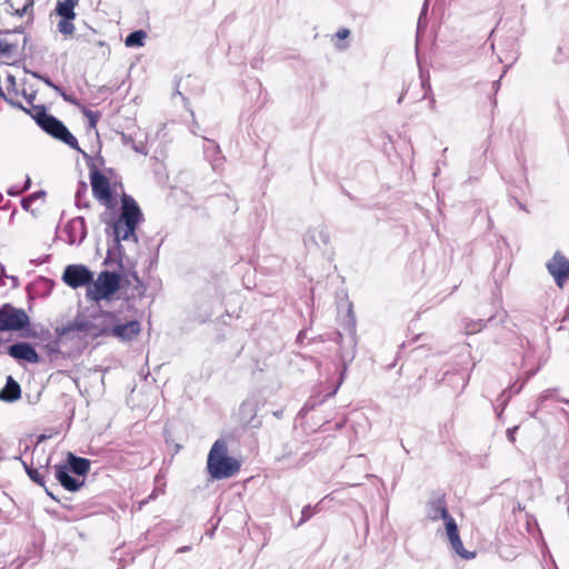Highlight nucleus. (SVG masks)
<instances>
[{"label": "nucleus", "instance_id": "f257e3e1", "mask_svg": "<svg viewBox=\"0 0 569 569\" xmlns=\"http://www.w3.org/2000/svg\"><path fill=\"white\" fill-rule=\"evenodd\" d=\"M22 109L32 117L36 123L44 132L50 134L52 138L63 142L71 149L81 152L83 157L88 159L90 183L93 197L97 200L102 201L108 208H111L113 194L109 179L97 168L92 158L79 147L77 138L70 132L67 126L57 117L48 113V110L43 104H32L31 110H27L24 108Z\"/></svg>", "mask_w": 569, "mask_h": 569}, {"label": "nucleus", "instance_id": "f03ea898", "mask_svg": "<svg viewBox=\"0 0 569 569\" xmlns=\"http://www.w3.org/2000/svg\"><path fill=\"white\" fill-rule=\"evenodd\" d=\"M143 213L138 202L129 194L123 193L120 199V211L117 219L108 222L103 218L102 222L108 224L107 234H117V243L119 241H129L138 243L137 228L143 221Z\"/></svg>", "mask_w": 569, "mask_h": 569}, {"label": "nucleus", "instance_id": "7ed1b4c3", "mask_svg": "<svg viewBox=\"0 0 569 569\" xmlns=\"http://www.w3.org/2000/svg\"><path fill=\"white\" fill-rule=\"evenodd\" d=\"M207 469L211 478L216 480L230 478L240 469L239 461L228 456L224 440L218 439L212 445L208 453Z\"/></svg>", "mask_w": 569, "mask_h": 569}, {"label": "nucleus", "instance_id": "20e7f679", "mask_svg": "<svg viewBox=\"0 0 569 569\" xmlns=\"http://www.w3.org/2000/svg\"><path fill=\"white\" fill-rule=\"evenodd\" d=\"M122 273L103 270L88 286L86 296L93 302L110 300L121 288Z\"/></svg>", "mask_w": 569, "mask_h": 569}, {"label": "nucleus", "instance_id": "39448f33", "mask_svg": "<svg viewBox=\"0 0 569 569\" xmlns=\"http://www.w3.org/2000/svg\"><path fill=\"white\" fill-rule=\"evenodd\" d=\"M345 329L348 331V335H349V337L347 339V343H348V346H350V349L347 348L342 335L340 332H338L337 335H338L339 339L337 340V342L341 350L340 357H341V362H342V370L340 373L339 382H338L337 387L333 389V391L330 393V396L336 395V392L338 391L339 387L343 382L348 365L350 362H352V360L356 357V346H357L356 317L352 312L351 305L349 306V309H348V316H347Z\"/></svg>", "mask_w": 569, "mask_h": 569}, {"label": "nucleus", "instance_id": "423d86ee", "mask_svg": "<svg viewBox=\"0 0 569 569\" xmlns=\"http://www.w3.org/2000/svg\"><path fill=\"white\" fill-rule=\"evenodd\" d=\"M29 326L30 319L23 309L10 303L0 307V331H20Z\"/></svg>", "mask_w": 569, "mask_h": 569}, {"label": "nucleus", "instance_id": "0eeeda50", "mask_svg": "<svg viewBox=\"0 0 569 569\" xmlns=\"http://www.w3.org/2000/svg\"><path fill=\"white\" fill-rule=\"evenodd\" d=\"M96 329H97V327L92 321H90L81 316H78L71 322H68L64 326L58 327L56 329V333H57L58 338L71 336L72 338L83 339L88 336H92V337L100 336L99 330L96 331Z\"/></svg>", "mask_w": 569, "mask_h": 569}, {"label": "nucleus", "instance_id": "6e6552de", "mask_svg": "<svg viewBox=\"0 0 569 569\" xmlns=\"http://www.w3.org/2000/svg\"><path fill=\"white\" fill-rule=\"evenodd\" d=\"M62 280L72 289L88 288L93 281V272L83 264H69L63 270Z\"/></svg>", "mask_w": 569, "mask_h": 569}, {"label": "nucleus", "instance_id": "1a4fd4ad", "mask_svg": "<svg viewBox=\"0 0 569 569\" xmlns=\"http://www.w3.org/2000/svg\"><path fill=\"white\" fill-rule=\"evenodd\" d=\"M141 330L140 322L138 320H130L126 323H118L111 327L110 329L103 328L99 330V335L101 336H113L121 341H131L134 337L139 335Z\"/></svg>", "mask_w": 569, "mask_h": 569}, {"label": "nucleus", "instance_id": "9d476101", "mask_svg": "<svg viewBox=\"0 0 569 569\" xmlns=\"http://www.w3.org/2000/svg\"><path fill=\"white\" fill-rule=\"evenodd\" d=\"M7 353L17 361H26L28 363H39L40 356L36 348L27 341H18L7 348Z\"/></svg>", "mask_w": 569, "mask_h": 569}, {"label": "nucleus", "instance_id": "9b49d317", "mask_svg": "<svg viewBox=\"0 0 569 569\" xmlns=\"http://www.w3.org/2000/svg\"><path fill=\"white\" fill-rule=\"evenodd\" d=\"M547 269L552 276L556 284L562 288L569 278V259H567L562 253L556 252L547 263Z\"/></svg>", "mask_w": 569, "mask_h": 569}, {"label": "nucleus", "instance_id": "f8f14e48", "mask_svg": "<svg viewBox=\"0 0 569 569\" xmlns=\"http://www.w3.org/2000/svg\"><path fill=\"white\" fill-rule=\"evenodd\" d=\"M446 533L450 543L451 549L462 559L470 560L476 557V552L468 551L465 549L461 541L458 526L455 519H449L448 523L445 525Z\"/></svg>", "mask_w": 569, "mask_h": 569}, {"label": "nucleus", "instance_id": "ddd939ff", "mask_svg": "<svg viewBox=\"0 0 569 569\" xmlns=\"http://www.w3.org/2000/svg\"><path fill=\"white\" fill-rule=\"evenodd\" d=\"M426 516L432 521L442 519L445 525L448 523L449 519H453L447 509V502L443 495L436 496L427 502Z\"/></svg>", "mask_w": 569, "mask_h": 569}, {"label": "nucleus", "instance_id": "4468645a", "mask_svg": "<svg viewBox=\"0 0 569 569\" xmlns=\"http://www.w3.org/2000/svg\"><path fill=\"white\" fill-rule=\"evenodd\" d=\"M64 231L70 244H81L87 237L86 220L83 217H76L67 222Z\"/></svg>", "mask_w": 569, "mask_h": 569}, {"label": "nucleus", "instance_id": "2eb2a0df", "mask_svg": "<svg viewBox=\"0 0 569 569\" xmlns=\"http://www.w3.org/2000/svg\"><path fill=\"white\" fill-rule=\"evenodd\" d=\"M54 477L60 486L70 492H77L84 486V479L73 477L70 470L61 465L54 466Z\"/></svg>", "mask_w": 569, "mask_h": 569}, {"label": "nucleus", "instance_id": "dca6fc26", "mask_svg": "<svg viewBox=\"0 0 569 569\" xmlns=\"http://www.w3.org/2000/svg\"><path fill=\"white\" fill-rule=\"evenodd\" d=\"M60 465L61 467H67V469L77 477H86L90 471L91 462L87 458L78 457L72 452H68L66 462Z\"/></svg>", "mask_w": 569, "mask_h": 569}, {"label": "nucleus", "instance_id": "f3484780", "mask_svg": "<svg viewBox=\"0 0 569 569\" xmlns=\"http://www.w3.org/2000/svg\"><path fill=\"white\" fill-rule=\"evenodd\" d=\"M113 237V244L108 248L107 256L104 258L103 264L104 266H111L112 263H117L118 271L120 273H123L124 271V264H123V257H124V249L121 244L122 241H119V244L117 243V234H111Z\"/></svg>", "mask_w": 569, "mask_h": 569}, {"label": "nucleus", "instance_id": "a211bd4d", "mask_svg": "<svg viewBox=\"0 0 569 569\" xmlns=\"http://www.w3.org/2000/svg\"><path fill=\"white\" fill-rule=\"evenodd\" d=\"M203 153L214 171L219 170L224 161V157L221 154L219 144L210 139H206L203 146Z\"/></svg>", "mask_w": 569, "mask_h": 569}, {"label": "nucleus", "instance_id": "6ab92c4d", "mask_svg": "<svg viewBox=\"0 0 569 569\" xmlns=\"http://www.w3.org/2000/svg\"><path fill=\"white\" fill-rule=\"evenodd\" d=\"M305 244L309 247L313 244L319 247L320 244L327 246L330 241V234L328 229L325 226H319L312 229H309L303 238Z\"/></svg>", "mask_w": 569, "mask_h": 569}, {"label": "nucleus", "instance_id": "aec40b11", "mask_svg": "<svg viewBox=\"0 0 569 569\" xmlns=\"http://www.w3.org/2000/svg\"><path fill=\"white\" fill-rule=\"evenodd\" d=\"M21 398V387L12 376H8L4 386L0 390V400L3 402H14Z\"/></svg>", "mask_w": 569, "mask_h": 569}, {"label": "nucleus", "instance_id": "412c9836", "mask_svg": "<svg viewBox=\"0 0 569 569\" xmlns=\"http://www.w3.org/2000/svg\"><path fill=\"white\" fill-rule=\"evenodd\" d=\"M79 0H63L58 1L56 6V13L60 18H76L74 8L78 6Z\"/></svg>", "mask_w": 569, "mask_h": 569}, {"label": "nucleus", "instance_id": "4be33fe9", "mask_svg": "<svg viewBox=\"0 0 569 569\" xmlns=\"http://www.w3.org/2000/svg\"><path fill=\"white\" fill-rule=\"evenodd\" d=\"M146 38L147 32L144 30H134L127 36L124 44L128 48H140L143 47Z\"/></svg>", "mask_w": 569, "mask_h": 569}, {"label": "nucleus", "instance_id": "5701e85b", "mask_svg": "<svg viewBox=\"0 0 569 569\" xmlns=\"http://www.w3.org/2000/svg\"><path fill=\"white\" fill-rule=\"evenodd\" d=\"M87 191H88L87 183L84 181H80L78 183V189H77V192L74 196L76 206L78 208H88L89 207V201L86 199Z\"/></svg>", "mask_w": 569, "mask_h": 569}, {"label": "nucleus", "instance_id": "b1692460", "mask_svg": "<svg viewBox=\"0 0 569 569\" xmlns=\"http://www.w3.org/2000/svg\"><path fill=\"white\" fill-rule=\"evenodd\" d=\"M18 459L21 461V463H22L27 475L29 476V478L33 482L38 483L39 486L44 487V483H46L44 482V477L39 472V470L33 468L31 465L27 463L21 458H18Z\"/></svg>", "mask_w": 569, "mask_h": 569}, {"label": "nucleus", "instance_id": "393cba45", "mask_svg": "<svg viewBox=\"0 0 569 569\" xmlns=\"http://www.w3.org/2000/svg\"><path fill=\"white\" fill-rule=\"evenodd\" d=\"M44 194L46 192L43 190H39L22 198L20 201L22 209H24L26 211L31 210V206L34 202V200L44 197Z\"/></svg>", "mask_w": 569, "mask_h": 569}, {"label": "nucleus", "instance_id": "a878e982", "mask_svg": "<svg viewBox=\"0 0 569 569\" xmlns=\"http://www.w3.org/2000/svg\"><path fill=\"white\" fill-rule=\"evenodd\" d=\"M73 20L74 18H61L58 23L59 32L64 36L72 34L74 31V24L72 23Z\"/></svg>", "mask_w": 569, "mask_h": 569}, {"label": "nucleus", "instance_id": "bb28decb", "mask_svg": "<svg viewBox=\"0 0 569 569\" xmlns=\"http://www.w3.org/2000/svg\"><path fill=\"white\" fill-rule=\"evenodd\" d=\"M493 317H490L487 321H483L482 319H478L477 321H471L466 325V332L468 335H473L479 332L482 328L486 327V323L489 321H492Z\"/></svg>", "mask_w": 569, "mask_h": 569}, {"label": "nucleus", "instance_id": "cd10ccee", "mask_svg": "<svg viewBox=\"0 0 569 569\" xmlns=\"http://www.w3.org/2000/svg\"><path fill=\"white\" fill-rule=\"evenodd\" d=\"M556 393H557V389H547V390L542 391L537 400L538 408L542 407V405L550 399L562 401V399H559L556 397ZM563 402H568V401L563 400Z\"/></svg>", "mask_w": 569, "mask_h": 569}, {"label": "nucleus", "instance_id": "c85d7f7f", "mask_svg": "<svg viewBox=\"0 0 569 569\" xmlns=\"http://www.w3.org/2000/svg\"><path fill=\"white\" fill-rule=\"evenodd\" d=\"M41 81H43L49 88L58 92L64 101L74 102V100L70 96L66 94L59 86L53 83V81L48 76L42 74Z\"/></svg>", "mask_w": 569, "mask_h": 569}, {"label": "nucleus", "instance_id": "c756f323", "mask_svg": "<svg viewBox=\"0 0 569 569\" xmlns=\"http://www.w3.org/2000/svg\"><path fill=\"white\" fill-rule=\"evenodd\" d=\"M553 61L557 64L569 61V46H559L556 54L553 56Z\"/></svg>", "mask_w": 569, "mask_h": 569}, {"label": "nucleus", "instance_id": "7c9ffc66", "mask_svg": "<svg viewBox=\"0 0 569 569\" xmlns=\"http://www.w3.org/2000/svg\"><path fill=\"white\" fill-rule=\"evenodd\" d=\"M83 114L87 117L88 119V127L90 129H96L97 127V123L99 121V118H100V114L99 112H94L90 109H84L83 110Z\"/></svg>", "mask_w": 569, "mask_h": 569}, {"label": "nucleus", "instance_id": "2f4dec72", "mask_svg": "<svg viewBox=\"0 0 569 569\" xmlns=\"http://www.w3.org/2000/svg\"><path fill=\"white\" fill-rule=\"evenodd\" d=\"M315 512H316V510L312 506H310V505L305 506L301 510V518L296 527H300L301 525L307 522L315 515Z\"/></svg>", "mask_w": 569, "mask_h": 569}, {"label": "nucleus", "instance_id": "473e14b6", "mask_svg": "<svg viewBox=\"0 0 569 569\" xmlns=\"http://www.w3.org/2000/svg\"><path fill=\"white\" fill-rule=\"evenodd\" d=\"M13 48H14L13 43H10L7 40L0 39V57H9Z\"/></svg>", "mask_w": 569, "mask_h": 569}, {"label": "nucleus", "instance_id": "72a5a7b5", "mask_svg": "<svg viewBox=\"0 0 569 569\" xmlns=\"http://www.w3.org/2000/svg\"><path fill=\"white\" fill-rule=\"evenodd\" d=\"M34 0H26L24 4L21 8L14 9V13L18 17H23L30 8L33 7Z\"/></svg>", "mask_w": 569, "mask_h": 569}, {"label": "nucleus", "instance_id": "f704fd0d", "mask_svg": "<svg viewBox=\"0 0 569 569\" xmlns=\"http://www.w3.org/2000/svg\"><path fill=\"white\" fill-rule=\"evenodd\" d=\"M428 1L429 0H425V3L422 6V9H421V12L419 16V20H418V28L421 26L422 22L426 23V16H427V11H428Z\"/></svg>", "mask_w": 569, "mask_h": 569}, {"label": "nucleus", "instance_id": "c9c22d12", "mask_svg": "<svg viewBox=\"0 0 569 569\" xmlns=\"http://www.w3.org/2000/svg\"><path fill=\"white\" fill-rule=\"evenodd\" d=\"M518 426H515L512 428L507 429V438L511 443H515L516 441V432L518 430Z\"/></svg>", "mask_w": 569, "mask_h": 569}, {"label": "nucleus", "instance_id": "e433bc0d", "mask_svg": "<svg viewBox=\"0 0 569 569\" xmlns=\"http://www.w3.org/2000/svg\"><path fill=\"white\" fill-rule=\"evenodd\" d=\"M338 39H347L350 36V30L347 28H341L336 33Z\"/></svg>", "mask_w": 569, "mask_h": 569}, {"label": "nucleus", "instance_id": "4c0bfd02", "mask_svg": "<svg viewBox=\"0 0 569 569\" xmlns=\"http://www.w3.org/2000/svg\"><path fill=\"white\" fill-rule=\"evenodd\" d=\"M421 86L426 90L425 98H427L428 93L431 92V86H430L429 78H427V79L421 78Z\"/></svg>", "mask_w": 569, "mask_h": 569}, {"label": "nucleus", "instance_id": "58836bf2", "mask_svg": "<svg viewBox=\"0 0 569 569\" xmlns=\"http://www.w3.org/2000/svg\"><path fill=\"white\" fill-rule=\"evenodd\" d=\"M7 192H8V194H9V196L17 197V196H19L20 193H22V192H23V190H22V189H19V188H18V187H16V186H12V187H10V188L8 189V191H7Z\"/></svg>", "mask_w": 569, "mask_h": 569}, {"label": "nucleus", "instance_id": "ea45409f", "mask_svg": "<svg viewBox=\"0 0 569 569\" xmlns=\"http://www.w3.org/2000/svg\"><path fill=\"white\" fill-rule=\"evenodd\" d=\"M131 147L138 153H142V154H147L148 153L146 147L142 146V144L141 146H137L136 143H133Z\"/></svg>", "mask_w": 569, "mask_h": 569}, {"label": "nucleus", "instance_id": "a19ab883", "mask_svg": "<svg viewBox=\"0 0 569 569\" xmlns=\"http://www.w3.org/2000/svg\"><path fill=\"white\" fill-rule=\"evenodd\" d=\"M23 97L29 104H32L33 100L36 99V93H27L23 91Z\"/></svg>", "mask_w": 569, "mask_h": 569}, {"label": "nucleus", "instance_id": "79ce46f5", "mask_svg": "<svg viewBox=\"0 0 569 569\" xmlns=\"http://www.w3.org/2000/svg\"><path fill=\"white\" fill-rule=\"evenodd\" d=\"M536 372H537V370L528 372V373H527V376H526L525 381L519 386V388H518L515 392H516V393H518V392L522 389L523 383H525L528 379H530V378H531Z\"/></svg>", "mask_w": 569, "mask_h": 569}, {"label": "nucleus", "instance_id": "37998d69", "mask_svg": "<svg viewBox=\"0 0 569 569\" xmlns=\"http://www.w3.org/2000/svg\"><path fill=\"white\" fill-rule=\"evenodd\" d=\"M122 141H123L124 144H131L132 146L134 143L133 139L130 136H127L124 133H122Z\"/></svg>", "mask_w": 569, "mask_h": 569}, {"label": "nucleus", "instance_id": "c03bdc74", "mask_svg": "<svg viewBox=\"0 0 569 569\" xmlns=\"http://www.w3.org/2000/svg\"><path fill=\"white\" fill-rule=\"evenodd\" d=\"M262 63V59L261 58H254L252 61H251V67L252 68H259Z\"/></svg>", "mask_w": 569, "mask_h": 569}, {"label": "nucleus", "instance_id": "a18cd8bd", "mask_svg": "<svg viewBox=\"0 0 569 569\" xmlns=\"http://www.w3.org/2000/svg\"><path fill=\"white\" fill-rule=\"evenodd\" d=\"M31 187V179L29 176L26 177V182H24V186L21 188L24 191L29 190Z\"/></svg>", "mask_w": 569, "mask_h": 569}, {"label": "nucleus", "instance_id": "49530a36", "mask_svg": "<svg viewBox=\"0 0 569 569\" xmlns=\"http://www.w3.org/2000/svg\"><path fill=\"white\" fill-rule=\"evenodd\" d=\"M44 490H46V493L53 500L60 502V500L53 495V492L51 490H49L46 486L43 487Z\"/></svg>", "mask_w": 569, "mask_h": 569}, {"label": "nucleus", "instance_id": "de8ad7c7", "mask_svg": "<svg viewBox=\"0 0 569 569\" xmlns=\"http://www.w3.org/2000/svg\"><path fill=\"white\" fill-rule=\"evenodd\" d=\"M7 277L6 272H4V267L0 263V283L1 284H4L3 282V278Z\"/></svg>", "mask_w": 569, "mask_h": 569}, {"label": "nucleus", "instance_id": "09e8293b", "mask_svg": "<svg viewBox=\"0 0 569 569\" xmlns=\"http://www.w3.org/2000/svg\"><path fill=\"white\" fill-rule=\"evenodd\" d=\"M272 415L277 419H281L283 417V410L282 409L276 410V411L272 412Z\"/></svg>", "mask_w": 569, "mask_h": 569}, {"label": "nucleus", "instance_id": "8fccbe9b", "mask_svg": "<svg viewBox=\"0 0 569 569\" xmlns=\"http://www.w3.org/2000/svg\"><path fill=\"white\" fill-rule=\"evenodd\" d=\"M9 278H10V280L12 281V287H13V288H16V287H18V286H19V279H18V277H16V276H11V277H9Z\"/></svg>", "mask_w": 569, "mask_h": 569}, {"label": "nucleus", "instance_id": "3c124183", "mask_svg": "<svg viewBox=\"0 0 569 569\" xmlns=\"http://www.w3.org/2000/svg\"><path fill=\"white\" fill-rule=\"evenodd\" d=\"M28 72H29L32 77H34V78H37V79H39V80H41V78H42V74H41V73H39V72H37V71H28Z\"/></svg>", "mask_w": 569, "mask_h": 569}, {"label": "nucleus", "instance_id": "603ef678", "mask_svg": "<svg viewBox=\"0 0 569 569\" xmlns=\"http://www.w3.org/2000/svg\"><path fill=\"white\" fill-rule=\"evenodd\" d=\"M506 393H507V391L505 390V391H502V393L500 395V398H503V406H506V403H507V401H508V398H509V396H508V397H506Z\"/></svg>", "mask_w": 569, "mask_h": 569}, {"label": "nucleus", "instance_id": "864d4df0", "mask_svg": "<svg viewBox=\"0 0 569 569\" xmlns=\"http://www.w3.org/2000/svg\"><path fill=\"white\" fill-rule=\"evenodd\" d=\"M7 80H8V82H10L11 84H14V83H16L14 77H13V76H11V74H9V76L7 77Z\"/></svg>", "mask_w": 569, "mask_h": 569}, {"label": "nucleus", "instance_id": "5fc2aeb1", "mask_svg": "<svg viewBox=\"0 0 569 569\" xmlns=\"http://www.w3.org/2000/svg\"><path fill=\"white\" fill-rule=\"evenodd\" d=\"M436 106V99L433 97H430V108L435 109Z\"/></svg>", "mask_w": 569, "mask_h": 569}, {"label": "nucleus", "instance_id": "6e6d98bb", "mask_svg": "<svg viewBox=\"0 0 569 569\" xmlns=\"http://www.w3.org/2000/svg\"><path fill=\"white\" fill-rule=\"evenodd\" d=\"M46 439H47V436H46V435H40V436L38 437V443H40V442L44 441Z\"/></svg>", "mask_w": 569, "mask_h": 569}, {"label": "nucleus", "instance_id": "4d7b16f0", "mask_svg": "<svg viewBox=\"0 0 569 569\" xmlns=\"http://www.w3.org/2000/svg\"><path fill=\"white\" fill-rule=\"evenodd\" d=\"M39 281H40V282H43V283H46V284H48V286H50V284H51V281H50V280H48V279H46V278H40V279H39Z\"/></svg>", "mask_w": 569, "mask_h": 569}, {"label": "nucleus", "instance_id": "13d9d810", "mask_svg": "<svg viewBox=\"0 0 569 569\" xmlns=\"http://www.w3.org/2000/svg\"><path fill=\"white\" fill-rule=\"evenodd\" d=\"M517 204L519 206V208H520L521 210L527 211L526 206H525L523 203H521L520 201H517Z\"/></svg>", "mask_w": 569, "mask_h": 569}, {"label": "nucleus", "instance_id": "bf43d9fd", "mask_svg": "<svg viewBox=\"0 0 569 569\" xmlns=\"http://www.w3.org/2000/svg\"><path fill=\"white\" fill-rule=\"evenodd\" d=\"M403 97H405V93L400 94V97L398 98V101H397V102H398L399 104L402 102Z\"/></svg>", "mask_w": 569, "mask_h": 569}, {"label": "nucleus", "instance_id": "052dcab7", "mask_svg": "<svg viewBox=\"0 0 569 569\" xmlns=\"http://www.w3.org/2000/svg\"><path fill=\"white\" fill-rule=\"evenodd\" d=\"M187 550H189V547H182V548H180L178 551H179V552H183V551H187Z\"/></svg>", "mask_w": 569, "mask_h": 569}, {"label": "nucleus", "instance_id": "680f3d73", "mask_svg": "<svg viewBox=\"0 0 569 569\" xmlns=\"http://www.w3.org/2000/svg\"><path fill=\"white\" fill-rule=\"evenodd\" d=\"M305 331H300L298 335V339H303Z\"/></svg>", "mask_w": 569, "mask_h": 569}, {"label": "nucleus", "instance_id": "e2e57ef3", "mask_svg": "<svg viewBox=\"0 0 569 569\" xmlns=\"http://www.w3.org/2000/svg\"><path fill=\"white\" fill-rule=\"evenodd\" d=\"M60 503L64 507V508H70V506L68 505V501H64V502H61Z\"/></svg>", "mask_w": 569, "mask_h": 569}, {"label": "nucleus", "instance_id": "0e129e2a", "mask_svg": "<svg viewBox=\"0 0 569 569\" xmlns=\"http://www.w3.org/2000/svg\"><path fill=\"white\" fill-rule=\"evenodd\" d=\"M0 97L6 99L4 92L1 87H0Z\"/></svg>", "mask_w": 569, "mask_h": 569}, {"label": "nucleus", "instance_id": "69168bd1", "mask_svg": "<svg viewBox=\"0 0 569 569\" xmlns=\"http://www.w3.org/2000/svg\"><path fill=\"white\" fill-rule=\"evenodd\" d=\"M254 84H257L258 88L261 87V83L258 80H254Z\"/></svg>", "mask_w": 569, "mask_h": 569}, {"label": "nucleus", "instance_id": "338daca9", "mask_svg": "<svg viewBox=\"0 0 569 569\" xmlns=\"http://www.w3.org/2000/svg\"><path fill=\"white\" fill-rule=\"evenodd\" d=\"M499 82H500L499 80H498V81H495V82H493V86H495V87H498V86H499Z\"/></svg>", "mask_w": 569, "mask_h": 569}, {"label": "nucleus", "instance_id": "774afa93", "mask_svg": "<svg viewBox=\"0 0 569 569\" xmlns=\"http://www.w3.org/2000/svg\"><path fill=\"white\" fill-rule=\"evenodd\" d=\"M99 161H100L101 164H103V162H104L102 157L99 158Z\"/></svg>", "mask_w": 569, "mask_h": 569}]
</instances>
